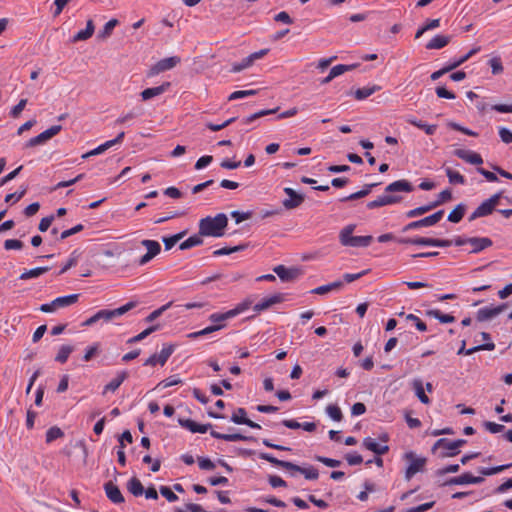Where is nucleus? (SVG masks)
<instances>
[{
    "label": "nucleus",
    "mask_w": 512,
    "mask_h": 512,
    "mask_svg": "<svg viewBox=\"0 0 512 512\" xmlns=\"http://www.w3.org/2000/svg\"><path fill=\"white\" fill-rule=\"evenodd\" d=\"M411 191H413V186L411 185L410 182H408L407 180H404V179L397 180L395 182L390 183L385 188V194L379 196L377 199H375L373 201L368 202L367 208L375 209L378 207L398 203L401 200V197L392 195V193H395V192L409 193Z\"/></svg>",
    "instance_id": "f257e3e1"
},
{
    "label": "nucleus",
    "mask_w": 512,
    "mask_h": 512,
    "mask_svg": "<svg viewBox=\"0 0 512 512\" xmlns=\"http://www.w3.org/2000/svg\"><path fill=\"white\" fill-rule=\"evenodd\" d=\"M228 224L226 214L219 213L215 217H205L199 221V233L203 236L221 237Z\"/></svg>",
    "instance_id": "f03ea898"
},
{
    "label": "nucleus",
    "mask_w": 512,
    "mask_h": 512,
    "mask_svg": "<svg viewBox=\"0 0 512 512\" xmlns=\"http://www.w3.org/2000/svg\"><path fill=\"white\" fill-rule=\"evenodd\" d=\"M137 305V302L135 301H130L116 309H102V310H99L97 311L94 315H92L91 317H89L87 320H85L83 323H82V326H92L94 324H96L97 322L99 321H103L105 323H108V322H112L113 320H115L116 318L126 314L127 312H129L130 310H132L133 308H135Z\"/></svg>",
    "instance_id": "7ed1b4c3"
},
{
    "label": "nucleus",
    "mask_w": 512,
    "mask_h": 512,
    "mask_svg": "<svg viewBox=\"0 0 512 512\" xmlns=\"http://www.w3.org/2000/svg\"><path fill=\"white\" fill-rule=\"evenodd\" d=\"M259 457L263 460L268 461L274 466L284 468L291 472V475L294 476L295 472H299L304 475V477L308 480H316L319 476L318 470L313 466L309 467H301L292 462L279 460L271 454L268 453H260Z\"/></svg>",
    "instance_id": "20e7f679"
},
{
    "label": "nucleus",
    "mask_w": 512,
    "mask_h": 512,
    "mask_svg": "<svg viewBox=\"0 0 512 512\" xmlns=\"http://www.w3.org/2000/svg\"><path fill=\"white\" fill-rule=\"evenodd\" d=\"M355 229L354 225H348L340 232V242L343 246L349 247H367L372 242L373 238L367 236H353L352 233Z\"/></svg>",
    "instance_id": "39448f33"
},
{
    "label": "nucleus",
    "mask_w": 512,
    "mask_h": 512,
    "mask_svg": "<svg viewBox=\"0 0 512 512\" xmlns=\"http://www.w3.org/2000/svg\"><path fill=\"white\" fill-rule=\"evenodd\" d=\"M79 294H71L67 296L57 297L50 303H45L40 306V311L44 313H52L58 309L71 306L78 301Z\"/></svg>",
    "instance_id": "423d86ee"
},
{
    "label": "nucleus",
    "mask_w": 512,
    "mask_h": 512,
    "mask_svg": "<svg viewBox=\"0 0 512 512\" xmlns=\"http://www.w3.org/2000/svg\"><path fill=\"white\" fill-rule=\"evenodd\" d=\"M501 196V193H497L491 196L489 199L483 201L470 215L469 221H474L477 218L490 215L499 204Z\"/></svg>",
    "instance_id": "0eeeda50"
},
{
    "label": "nucleus",
    "mask_w": 512,
    "mask_h": 512,
    "mask_svg": "<svg viewBox=\"0 0 512 512\" xmlns=\"http://www.w3.org/2000/svg\"><path fill=\"white\" fill-rule=\"evenodd\" d=\"M443 215L444 211L439 210L434 214L424 217L420 220L412 221L402 228V232L405 233L411 230L434 226L442 219Z\"/></svg>",
    "instance_id": "6e6552de"
},
{
    "label": "nucleus",
    "mask_w": 512,
    "mask_h": 512,
    "mask_svg": "<svg viewBox=\"0 0 512 512\" xmlns=\"http://www.w3.org/2000/svg\"><path fill=\"white\" fill-rule=\"evenodd\" d=\"M466 443V440H448L445 438H441L435 442L432 450L437 451L438 449H444L446 452L442 454V457H452L458 453V449Z\"/></svg>",
    "instance_id": "1a4fd4ad"
},
{
    "label": "nucleus",
    "mask_w": 512,
    "mask_h": 512,
    "mask_svg": "<svg viewBox=\"0 0 512 512\" xmlns=\"http://www.w3.org/2000/svg\"><path fill=\"white\" fill-rule=\"evenodd\" d=\"M181 59L178 56H172L159 60L149 70V76H155L162 72L168 71L176 67L180 63Z\"/></svg>",
    "instance_id": "9d476101"
},
{
    "label": "nucleus",
    "mask_w": 512,
    "mask_h": 512,
    "mask_svg": "<svg viewBox=\"0 0 512 512\" xmlns=\"http://www.w3.org/2000/svg\"><path fill=\"white\" fill-rule=\"evenodd\" d=\"M174 352V346L165 344L159 353L151 355L145 362V366H163Z\"/></svg>",
    "instance_id": "9b49d317"
},
{
    "label": "nucleus",
    "mask_w": 512,
    "mask_h": 512,
    "mask_svg": "<svg viewBox=\"0 0 512 512\" xmlns=\"http://www.w3.org/2000/svg\"><path fill=\"white\" fill-rule=\"evenodd\" d=\"M405 457L410 462L405 472V478L406 480H410L416 473L420 472L423 469L426 463V459L416 457L413 452L406 453Z\"/></svg>",
    "instance_id": "f8f14e48"
},
{
    "label": "nucleus",
    "mask_w": 512,
    "mask_h": 512,
    "mask_svg": "<svg viewBox=\"0 0 512 512\" xmlns=\"http://www.w3.org/2000/svg\"><path fill=\"white\" fill-rule=\"evenodd\" d=\"M62 129L61 125H54L48 128L47 130L43 131L39 135L31 138L26 144V147H34L37 145H42L48 140H50L52 137L57 135Z\"/></svg>",
    "instance_id": "ddd939ff"
},
{
    "label": "nucleus",
    "mask_w": 512,
    "mask_h": 512,
    "mask_svg": "<svg viewBox=\"0 0 512 512\" xmlns=\"http://www.w3.org/2000/svg\"><path fill=\"white\" fill-rule=\"evenodd\" d=\"M246 304H240L236 308L228 310L223 313H213L209 316V320L215 324H225V322L229 319L234 318L235 316L239 315L243 311L246 310Z\"/></svg>",
    "instance_id": "4468645a"
},
{
    "label": "nucleus",
    "mask_w": 512,
    "mask_h": 512,
    "mask_svg": "<svg viewBox=\"0 0 512 512\" xmlns=\"http://www.w3.org/2000/svg\"><path fill=\"white\" fill-rule=\"evenodd\" d=\"M505 308H506V304H500L498 306H486V307L480 308L477 311V316H476L477 320L480 322H483V321L493 319L496 316H498L500 313H502Z\"/></svg>",
    "instance_id": "2eb2a0df"
},
{
    "label": "nucleus",
    "mask_w": 512,
    "mask_h": 512,
    "mask_svg": "<svg viewBox=\"0 0 512 512\" xmlns=\"http://www.w3.org/2000/svg\"><path fill=\"white\" fill-rule=\"evenodd\" d=\"M125 136L124 132H120L115 139L106 141L105 143L99 145L98 147L90 150L89 152L82 155L83 159H87L91 156H96L104 153L106 150L114 146L115 144L121 143L123 141V138Z\"/></svg>",
    "instance_id": "dca6fc26"
},
{
    "label": "nucleus",
    "mask_w": 512,
    "mask_h": 512,
    "mask_svg": "<svg viewBox=\"0 0 512 512\" xmlns=\"http://www.w3.org/2000/svg\"><path fill=\"white\" fill-rule=\"evenodd\" d=\"M468 245L471 246L470 253H479L492 246L493 242L488 237L467 238Z\"/></svg>",
    "instance_id": "f3484780"
},
{
    "label": "nucleus",
    "mask_w": 512,
    "mask_h": 512,
    "mask_svg": "<svg viewBox=\"0 0 512 512\" xmlns=\"http://www.w3.org/2000/svg\"><path fill=\"white\" fill-rule=\"evenodd\" d=\"M454 155L457 156L458 158L466 161L469 164L480 165L483 163V159H482L481 155L476 152L470 151V150L456 149L454 151Z\"/></svg>",
    "instance_id": "a211bd4d"
},
{
    "label": "nucleus",
    "mask_w": 512,
    "mask_h": 512,
    "mask_svg": "<svg viewBox=\"0 0 512 512\" xmlns=\"http://www.w3.org/2000/svg\"><path fill=\"white\" fill-rule=\"evenodd\" d=\"M104 490L107 498L114 504H120L124 502V497L120 489L112 481L104 484Z\"/></svg>",
    "instance_id": "6ab92c4d"
},
{
    "label": "nucleus",
    "mask_w": 512,
    "mask_h": 512,
    "mask_svg": "<svg viewBox=\"0 0 512 512\" xmlns=\"http://www.w3.org/2000/svg\"><path fill=\"white\" fill-rule=\"evenodd\" d=\"M246 410L244 408H238L232 415L231 421L235 424L247 425L253 429H260L261 426L256 422L246 417Z\"/></svg>",
    "instance_id": "aec40b11"
},
{
    "label": "nucleus",
    "mask_w": 512,
    "mask_h": 512,
    "mask_svg": "<svg viewBox=\"0 0 512 512\" xmlns=\"http://www.w3.org/2000/svg\"><path fill=\"white\" fill-rule=\"evenodd\" d=\"M178 423L181 427L189 430L192 433H206L211 427V424H198L191 419H178Z\"/></svg>",
    "instance_id": "412c9836"
},
{
    "label": "nucleus",
    "mask_w": 512,
    "mask_h": 512,
    "mask_svg": "<svg viewBox=\"0 0 512 512\" xmlns=\"http://www.w3.org/2000/svg\"><path fill=\"white\" fill-rule=\"evenodd\" d=\"M284 192L289 196V199L283 201V206L286 209H294L304 201V197L297 194L292 188L286 187L284 188Z\"/></svg>",
    "instance_id": "4be33fe9"
},
{
    "label": "nucleus",
    "mask_w": 512,
    "mask_h": 512,
    "mask_svg": "<svg viewBox=\"0 0 512 512\" xmlns=\"http://www.w3.org/2000/svg\"><path fill=\"white\" fill-rule=\"evenodd\" d=\"M283 300L282 294H274L269 297L263 298L261 301L256 303L253 307L255 312H261L267 310L274 304L280 303Z\"/></svg>",
    "instance_id": "5701e85b"
},
{
    "label": "nucleus",
    "mask_w": 512,
    "mask_h": 512,
    "mask_svg": "<svg viewBox=\"0 0 512 512\" xmlns=\"http://www.w3.org/2000/svg\"><path fill=\"white\" fill-rule=\"evenodd\" d=\"M170 85V82H164L159 86L147 88L141 92V98L142 100L147 101L154 97L160 96L169 89Z\"/></svg>",
    "instance_id": "b1692460"
},
{
    "label": "nucleus",
    "mask_w": 512,
    "mask_h": 512,
    "mask_svg": "<svg viewBox=\"0 0 512 512\" xmlns=\"http://www.w3.org/2000/svg\"><path fill=\"white\" fill-rule=\"evenodd\" d=\"M363 447L377 455H383L389 450V447L386 444H380L371 437L364 438Z\"/></svg>",
    "instance_id": "393cba45"
},
{
    "label": "nucleus",
    "mask_w": 512,
    "mask_h": 512,
    "mask_svg": "<svg viewBox=\"0 0 512 512\" xmlns=\"http://www.w3.org/2000/svg\"><path fill=\"white\" fill-rule=\"evenodd\" d=\"M451 36L449 35H442V34H438V35H435L427 44H426V49L428 50H433V49H442L444 48L446 45L449 44V42L451 41Z\"/></svg>",
    "instance_id": "a878e982"
},
{
    "label": "nucleus",
    "mask_w": 512,
    "mask_h": 512,
    "mask_svg": "<svg viewBox=\"0 0 512 512\" xmlns=\"http://www.w3.org/2000/svg\"><path fill=\"white\" fill-rule=\"evenodd\" d=\"M274 272L284 282L291 281V280L295 279L298 275L297 269H289L283 265L276 266L274 268Z\"/></svg>",
    "instance_id": "bb28decb"
},
{
    "label": "nucleus",
    "mask_w": 512,
    "mask_h": 512,
    "mask_svg": "<svg viewBox=\"0 0 512 512\" xmlns=\"http://www.w3.org/2000/svg\"><path fill=\"white\" fill-rule=\"evenodd\" d=\"M495 349V344L493 342L485 343L482 345H478L469 349H465V341L462 342L461 347L457 351L458 355L465 354V355H471L475 352L481 351V350H487L492 351Z\"/></svg>",
    "instance_id": "cd10ccee"
},
{
    "label": "nucleus",
    "mask_w": 512,
    "mask_h": 512,
    "mask_svg": "<svg viewBox=\"0 0 512 512\" xmlns=\"http://www.w3.org/2000/svg\"><path fill=\"white\" fill-rule=\"evenodd\" d=\"M343 281L337 280L332 283L316 287L311 292L317 295H324L332 291H339L343 287Z\"/></svg>",
    "instance_id": "c85d7f7f"
},
{
    "label": "nucleus",
    "mask_w": 512,
    "mask_h": 512,
    "mask_svg": "<svg viewBox=\"0 0 512 512\" xmlns=\"http://www.w3.org/2000/svg\"><path fill=\"white\" fill-rule=\"evenodd\" d=\"M211 436L215 439H221V440H225V441H230V442H235V441H248L250 440L251 438L250 437H247V436H244L242 434H239V433H234V434H223V433H219L217 431H214L212 430L210 432Z\"/></svg>",
    "instance_id": "c756f323"
},
{
    "label": "nucleus",
    "mask_w": 512,
    "mask_h": 512,
    "mask_svg": "<svg viewBox=\"0 0 512 512\" xmlns=\"http://www.w3.org/2000/svg\"><path fill=\"white\" fill-rule=\"evenodd\" d=\"M412 388L415 392V395L421 401V403H423V404L430 403L429 397L425 394L424 384L421 379H414L412 382Z\"/></svg>",
    "instance_id": "7c9ffc66"
},
{
    "label": "nucleus",
    "mask_w": 512,
    "mask_h": 512,
    "mask_svg": "<svg viewBox=\"0 0 512 512\" xmlns=\"http://www.w3.org/2000/svg\"><path fill=\"white\" fill-rule=\"evenodd\" d=\"M95 27L93 21L90 19L87 21L86 28L84 30H80L77 34L72 38V42L85 41L92 37L94 33Z\"/></svg>",
    "instance_id": "2f4dec72"
},
{
    "label": "nucleus",
    "mask_w": 512,
    "mask_h": 512,
    "mask_svg": "<svg viewBox=\"0 0 512 512\" xmlns=\"http://www.w3.org/2000/svg\"><path fill=\"white\" fill-rule=\"evenodd\" d=\"M126 378H127L126 372L123 371V372L118 373V375L114 379H112L107 385H105V387L103 389V395H105L107 392L116 391Z\"/></svg>",
    "instance_id": "473e14b6"
},
{
    "label": "nucleus",
    "mask_w": 512,
    "mask_h": 512,
    "mask_svg": "<svg viewBox=\"0 0 512 512\" xmlns=\"http://www.w3.org/2000/svg\"><path fill=\"white\" fill-rule=\"evenodd\" d=\"M127 490L136 497L141 496L144 493V487L136 477L131 478L127 482Z\"/></svg>",
    "instance_id": "72a5a7b5"
},
{
    "label": "nucleus",
    "mask_w": 512,
    "mask_h": 512,
    "mask_svg": "<svg viewBox=\"0 0 512 512\" xmlns=\"http://www.w3.org/2000/svg\"><path fill=\"white\" fill-rule=\"evenodd\" d=\"M225 326H226L225 324L210 325L202 330L188 334V337L191 339H196L198 337L205 336V335L211 334L213 332L219 331V330L223 329Z\"/></svg>",
    "instance_id": "f704fd0d"
},
{
    "label": "nucleus",
    "mask_w": 512,
    "mask_h": 512,
    "mask_svg": "<svg viewBox=\"0 0 512 512\" xmlns=\"http://www.w3.org/2000/svg\"><path fill=\"white\" fill-rule=\"evenodd\" d=\"M466 206L463 203L458 204L448 215V220L452 223H458L463 218Z\"/></svg>",
    "instance_id": "c9c22d12"
},
{
    "label": "nucleus",
    "mask_w": 512,
    "mask_h": 512,
    "mask_svg": "<svg viewBox=\"0 0 512 512\" xmlns=\"http://www.w3.org/2000/svg\"><path fill=\"white\" fill-rule=\"evenodd\" d=\"M47 271H49V267H37V268L30 269V270H25L20 275L19 278L21 280H28V279H32V278H37L40 275L46 273Z\"/></svg>",
    "instance_id": "e433bc0d"
},
{
    "label": "nucleus",
    "mask_w": 512,
    "mask_h": 512,
    "mask_svg": "<svg viewBox=\"0 0 512 512\" xmlns=\"http://www.w3.org/2000/svg\"><path fill=\"white\" fill-rule=\"evenodd\" d=\"M141 245L147 249V253L150 254L152 257L157 256L161 251V246L159 242L155 240H142Z\"/></svg>",
    "instance_id": "4c0bfd02"
},
{
    "label": "nucleus",
    "mask_w": 512,
    "mask_h": 512,
    "mask_svg": "<svg viewBox=\"0 0 512 512\" xmlns=\"http://www.w3.org/2000/svg\"><path fill=\"white\" fill-rule=\"evenodd\" d=\"M202 236L203 235H200V233H199V234H196V235H193V236L189 237L188 239H186L185 241H183L180 244L179 248L181 250H187V249H190L192 247L201 245L203 243Z\"/></svg>",
    "instance_id": "58836bf2"
},
{
    "label": "nucleus",
    "mask_w": 512,
    "mask_h": 512,
    "mask_svg": "<svg viewBox=\"0 0 512 512\" xmlns=\"http://www.w3.org/2000/svg\"><path fill=\"white\" fill-rule=\"evenodd\" d=\"M408 122L410 124H412L413 126L419 128V129L424 130V132L427 135H433L436 132V129H437L436 125H429V124H426L423 121L417 120L415 118L408 119Z\"/></svg>",
    "instance_id": "ea45409f"
},
{
    "label": "nucleus",
    "mask_w": 512,
    "mask_h": 512,
    "mask_svg": "<svg viewBox=\"0 0 512 512\" xmlns=\"http://www.w3.org/2000/svg\"><path fill=\"white\" fill-rule=\"evenodd\" d=\"M380 89L379 86H371V87H363L359 88L354 92V96L357 100H364L371 96L373 93L378 91Z\"/></svg>",
    "instance_id": "a19ab883"
},
{
    "label": "nucleus",
    "mask_w": 512,
    "mask_h": 512,
    "mask_svg": "<svg viewBox=\"0 0 512 512\" xmlns=\"http://www.w3.org/2000/svg\"><path fill=\"white\" fill-rule=\"evenodd\" d=\"M427 315L439 320L441 323H452L455 321V317L449 314H443L440 310L433 309L428 310Z\"/></svg>",
    "instance_id": "79ce46f5"
},
{
    "label": "nucleus",
    "mask_w": 512,
    "mask_h": 512,
    "mask_svg": "<svg viewBox=\"0 0 512 512\" xmlns=\"http://www.w3.org/2000/svg\"><path fill=\"white\" fill-rule=\"evenodd\" d=\"M432 209H434V205L431 203L428 205H424V206H420V207L411 209L405 213V216H406V218H415V217L421 216V215L431 211Z\"/></svg>",
    "instance_id": "37998d69"
},
{
    "label": "nucleus",
    "mask_w": 512,
    "mask_h": 512,
    "mask_svg": "<svg viewBox=\"0 0 512 512\" xmlns=\"http://www.w3.org/2000/svg\"><path fill=\"white\" fill-rule=\"evenodd\" d=\"M511 466H512V463L505 464V465H500V466H495V467H490V468L481 467V468L478 469V471L483 476H491V475L498 474V473H500V472L510 468Z\"/></svg>",
    "instance_id": "c03bdc74"
},
{
    "label": "nucleus",
    "mask_w": 512,
    "mask_h": 512,
    "mask_svg": "<svg viewBox=\"0 0 512 512\" xmlns=\"http://www.w3.org/2000/svg\"><path fill=\"white\" fill-rule=\"evenodd\" d=\"M480 51V47H475L473 49H471L467 54H465L464 56L458 58V59H455L453 61H451L448 65L450 67H452V70H454L455 68L459 67L460 65H462L463 63H465L468 59H470L474 54H476L477 52Z\"/></svg>",
    "instance_id": "a18cd8bd"
},
{
    "label": "nucleus",
    "mask_w": 512,
    "mask_h": 512,
    "mask_svg": "<svg viewBox=\"0 0 512 512\" xmlns=\"http://www.w3.org/2000/svg\"><path fill=\"white\" fill-rule=\"evenodd\" d=\"M375 185L376 184H367L364 187V189H362V190H360L358 192L352 193L349 196L344 197L343 199H341V201H351V200H356V199L363 198V197L367 196L371 192V189Z\"/></svg>",
    "instance_id": "49530a36"
},
{
    "label": "nucleus",
    "mask_w": 512,
    "mask_h": 512,
    "mask_svg": "<svg viewBox=\"0 0 512 512\" xmlns=\"http://www.w3.org/2000/svg\"><path fill=\"white\" fill-rule=\"evenodd\" d=\"M448 180L451 184H464L465 178L458 171H455L449 167L445 169Z\"/></svg>",
    "instance_id": "de8ad7c7"
},
{
    "label": "nucleus",
    "mask_w": 512,
    "mask_h": 512,
    "mask_svg": "<svg viewBox=\"0 0 512 512\" xmlns=\"http://www.w3.org/2000/svg\"><path fill=\"white\" fill-rule=\"evenodd\" d=\"M186 235V231H182L178 234L172 235L170 237H163L162 241L165 245L166 250H170L176 243H178L184 236Z\"/></svg>",
    "instance_id": "09e8293b"
},
{
    "label": "nucleus",
    "mask_w": 512,
    "mask_h": 512,
    "mask_svg": "<svg viewBox=\"0 0 512 512\" xmlns=\"http://www.w3.org/2000/svg\"><path fill=\"white\" fill-rule=\"evenodd\" d=\"M73 352V347L70 345H63L60 347L55 360L60 363H65L69 355Z\"/></svg>",
    "instance_id": "8fccbe9b"
},
{
    "label": "nucleus",
    "mask_w": 512,
    "mask_h": 512,
    "mask_svg": "<svg viewBox=\"0 0 512 512\" xmlns=\"http://www.w3.org/2000/svg\"><path fill=\"white\" fill-rule=\"evenodd\" d=\"M357 67V64L352 65H344V64H338L330 70V73L332 74V77L336 78L342 74H344L347 71H351Z\"/></svg>",
    "instance_id": "3c124183"
},
{
    "label": "nucleus",
    "mask_w": 512,
    "mask_h": 512,
    "mask_svg": "<svg viewBox=\"0 0 512 512\" xmlns=\"http://www.w3.org/2000/svg\"><path fill=\"white\" fill-rule=\"evenodd\" d=\"M470 476L471 473H464L462 475L452 477L447 482L446 485H467L470 484Z\"/></svg>",
    "instance_id": "603ef678"
},
{
    "label": "nucleus",
    "mask_w": 512,
    "mask_h": 512,
    "mask_svg": "<svg viewBox=\"0 0 512 512\" xmlns=\"http://www.w3.org/2000/svg\"><path fill=\"white\" fill-rule=\"evenodd\" d=\"M158 329V326L157 325H154V326H151L147 329H145L144 331H142L141 333H139L138 335L130 338L127 342L129 344H132V343H136V342H140L142 341L143 339H145L147 336H149L151 333H153L154 331H156Z\"/></svg>",
    "instance_id": "864d4df0"
},
{
    "label": "nucleus",
    "mask_w": 512,
    "mask_h": 512,
    "mask_svg": "<svg viewBox=\"0 0 512 512\" xmlns=\"http://www.w3.org/2000/svg\"><path fill=\"white\" fill-rule=\"evenodd\" d=\"M326 413L334 421L339 422L342 420V412L337 405H328L326 408Z\"/></svg>",
    "instance_id": "5fc2aeb1"
},
{
    "label": "nucleus",
    "mask_w": 512,
    "mask_h": 512,
    "mask_svg": "<svg viewBox=\"0 0 512 512\" xmlns=\"http://www.w3.org/2000/svg\"><path fill=\"white\" fill-rule=\"evenodd\" d=\"M277 111V108L276 109H268V110H261L259 112H256L246 118H244L242 121H243V124H250L252 121L260 118V117H263V116H266V115H270V114H274L275 112Z\"/></svg>",
    "instance_id": "6e6d98bb"
},
{
    "label": "nucleus",
    "mask_w": 512,
    "mask_h": 512,
    "mask_svg": "<svg viewBox=\"0 0 512 512\" xmlns=\"http://www.w3.org/2000/svg\"><path fill=\"white\" fill-rule=\"evenodd\" d=\"M244 249H245V245H238V246H234L231 248L224 247V248L215 250L213 252V256L219 257V256H223V255H229L231 253L242 251Z\"/></svg>",
    "instance_id": "4d7b16f0"
},
{
    "label": "nucleus",
    "mask_w": 512,
    "mask_h": 512,
    "mask_svg": "<svg viewBox=\"0 0 512 512\" xmlns=\"http://www.w3.org/2000/svg\"><path fill=\"white\" fill-rule=\"evenodd\" d=\"M63 432L60 428L54 426L48 429L46 432V442L51 443L52 441L61 438L63 436Z\"/></svg>",
    "instance_id": "13d9d810"
},
{
    "label": "nucleus",
    "mask_w": 512,
    "mask_h": 512,
    "mask_svg": "<svg viewBox=\"0 0 512 512\" xmlns=\"http://www.w3.org/2000/svg\"><path fill=\"white\" fill-rule=\"evenodd\" d=\"M405 318L407 321H411L415 325L417 330H419L421 332H424L427 330L426 324L418 316H416L414 314H408L405 316Z\"/></svg>",
    "instance_id": "bf43d9fd"
},
{
    "label": "nucleus",
    "mask_w": 512,
    "mask_h": 512,
    "mask_svg": "<svg viewBox=\"0 0 512 512\" xmlns=\"http://www.w3.org/2000/svg\"><path fill=\"white\" fill-rule=\"evenodd\" d=\"M78 253L77 251H73L69 257V259L67 260V262L65 263V265L62 267V269L59 271V274H63L65 273L66 271H68L70 268H72L73 266H75L78 262Z\"/></svg>",
    "instance_id": "052dcab7"
},
{
    "label": "nucleus",
    "mask_w": 512,
    "mask_h": 512,
    "mask_svg": "<svg viewBox=\"0 0 512 512\" xmlns=\"http://www.w3.org/2000/svg\"><path fill=\"white\" fill-rule=\"evenodd\" d=\"M489 65L491 67L492 73L494 75L500 74L503 72V65L500 57L496 56L489 60Z\"/></svg>",
    "instance_id": "680f3d73"
},
{
    "label": "nucleus",
    "mask_w": 512,
    "mask_h": 512,
    "mask_svg": "<svg viewBox=\"0 0 512 512\" xmlns=\"http://www.w3.org/2000/svg\"><path fill=\"white\" fill-rule=\"evenodd\" d=\"M172 305V302H169L163 306H161L160 308L154 310L153 312H151L147 317H146V322H152L154 321L155 319H157L160 315H162L163 312H165L168 308H170Z\"/></svg>",
    "instance_id": "e2e57ef3"
},
{
    "label": "nucleus",
    "mask_w": 512,
    "mask_h": 512,
    "mask_svg": "<svg viewBox=\"0 0 512 512\" xmlns=\"http://www.w3.org/2000/svg\"><path fill=\"white\" fill-rule=\"evenodd\" d=\"M452 198V192L449 189H445L442 192L439 193L438 199L433 202L434 208L451 200Z\"/></svg>",
    "instance_id": "0e129e2a"
},
{
    "label": "nucleus",
    "mask_w": 512,
    "mask_h": 512,
    "mask_svg": "<svg viewBox=\"0 0 512 512\" xmlns=\"http://www.w3.org/2000/svg\"><path fill=\"white\" fill-rule=\"evenodd\" d=\"M6 250H20L23 248V242L18 239H7L4 242Z\"/></svg>",
    "instance_id": "69168bd1"
},
{
    "label": "nucleus",
    "mask_w": 512,
    "mask_h": 512,
    "mask_svg": "<svg viewBox=\"0 0 512 512\" xmlns=\"http://www.w3.org/2000/svg\"><path fill=\"white\" fill-rule=\"evenodd\" d=\"M160 493L169 502H175L178 500V496L167 486H161Z\"/></svg>",
    "instance_id": "338daca9"
},
{
    "label": "nucleus",
    "mask_w": 512,
    "mask_h": 512,
    "mask_svg": "<svg viewBox=\"0 0 512 512\" xmlns=\"http://www.w3.org/2000/svg\"><path fill=\"white\" fill-rule=\"evenodd\" d=\"M175 511L176 512H207L201 505L193 504V503L187 504L186 510L181 509V508H176Z\"/></svg>",
    "instance_id": "774afa93"
}]
</instances>
